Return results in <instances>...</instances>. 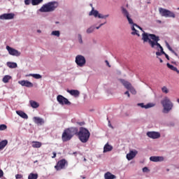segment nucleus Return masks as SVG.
Masks as SVG:
<instances>
[{"instance_id":"obj_7","label":"nucleus","mask_w":179,"mask_h":179,"mask_svg":"<svg viewBox=\"0 0 179 179\" xmlns=\"http://www.w3.org/2000/svg\"><path fill=\"white\" fill-rule=\"evenodd\" d=\"M135 27H137L138 29H139L140 30H141V31H143V33L142 34V40H143V34H145V31H143V29H142V27H139V25L136 24H133L132 27H131V30L133 31L131 32L132 36H138V37H140L141 35L139 34V31L136 30V29H135Z\"/></svg>"},{"instance_id":"obj_53","label":"nucleus","mask_w":179,"mask_h":179,"mask_svg":"<svg viewBox=\"0 0 179 179\" xmlns=\"http://www.w3.org/2000/svg\"><path fill=\"white\" fill-rule=\"evenodd\" d=\"M81 178H82L83 179L86 178V177H85V176H81Z\"/></svg>"},{"instance_id":"obj_15","label":"nucleus","mask_w":179,"mask_h":179,"mask_svg":"<svg viewBox=\"0 0 179 179\" xmlns=\"http://www.w3.org/2000/svg\"><path fill=\"white\" fill-rule=\"evenodd\" d=\"M147 136L151 138V139H159L160 138V133L156 131L147 132Z\"/></svg>"},{"instance_id":"obj_41","label":"nucleus","mask_w":179,"mask_h":179,"mask_svg":"<svg viewBox=\"0 0 179 179\" xmlns=\"http://www.w3.org/2000/svg\"><path fill=\"white\" fill-rule=\"evenodd\" d=\"M166 47H167L168 50H169V51H171L172 52H174V50H173V48H171V46H170L169 43L166 42Z\"/></svg>"},{"instance_id":"obj_1","label":"nucleus","mask_w":179,"mask_h":179,"mask_svg":"<svg viewBox=\"0 0 179 179\" xmlns=\"http://www.w3.org/2000/svg\"><path fill=\"white\" fill-rule=\"evenodd\" d=\"M143 43H148L151 48L157 50V52H156V55H157V57L165 55L166 59L170 61V57H169V55L164 52L162 45L159 43V41H160V38L159 36L153 34L144 33L143 34Z\"/></svg>"},{"instance_id":"obj_38","label":"nucleus","mask_w":179,"mask_h":179,"mask_svg":"<svg viewBox=\"0 0 179 179\" xmlns=\"http://www.w3.org/2000/svg\"><path fill=\"white\" fill-rule=\"evenodd\" d=\"M8 127L6 124H0V131H5Z\"/></svg>"},{"instance_id":"obj_24","label":"nucleus","mask_w":179,"mask_h":179,"mask_svg":"<svg viewBox=\"0 0 179 179\" xmlns=\"http://www.w3.org/2000/svg\"><path fill=\"white\" fill-rule=\"evenodd\" d=\"M104 178L105 179H115V178H117V176H115V175H113L110 172H107L104 174Z\"/></svg>"},{"instance_id":"obj_55","label":"nucleus","mask_w":179,"mask_h":179,"mask_svg":"<svg viewBox=\"0 0 179 179\" xmlns=\"http://www.w3.org/2000/svg\"><path fill=\"white\" fill-rule=\"evenodd\" d=\"M177 102L179 103V99H177Z\"/></svg>"},{"instance_id":"obj_39","label":"nucleus","mask_w":179,"mask_h":179,"mask_svg":"<svg viewBox=\"0 0 179 179\" xmlns=\"http://www.w3.org/2000/svg\"><path fill=\"white\" fill-rule=\"evenodd\" d=\"M78 41H79L80 44H83V40L82 39V35L78 34Z\"/></svg>"},{"instance_id":"obj_54","label":"nucleus","mask_w":179,"mask_h":179,"mask_svg":"<svg viewBox=\"0 0 179 179\" xmlns=\"http://www.w3.org/2000/svg\"><path fill=\"white\" fill-rule=\"evenodd\" d=\"M38 33H41V31H40V30H38Z\"/></svg>"},{"instance_id":"obj_44","label":"nucleus","mask_w":179,"mask_h":179,"mask_svg":"<svg viewBox=\"0 0 179 179\" xmlns=\"http://www.w3.org/2000/svg\"><path fill=\"white\" fill-rule=\"evenodd\" d=\"M3 177V171L0 169V178H2Z\"/></svg>"},{"instance_id":"obj_19","label":"nucleus","mask_w":179,"mask_h":179,"mask_svg":"<svg viewBox=\"0 0 179 179\" xmlns=\"http://www.w3.org/2000/svg\"><path fill=\"white\" fill-rule=\"evenodd\" d=\"M150 162H164V157H156V156H152L150 157Z\"/></svg>"},{"instance_id":"obj_14","label":"nucleus","mask_w":179,"mask_h":179,"mask_svg":"<svg viewBox=\"0 0 179 179\" xmlns=\"http://www.w3.org/2000/svg\"><path fill=\"white\" fill-rule=\"evenodd\" d=\"M15 17V14L13 13H4L0 15V20H10Z\"/></svg>"},{"instance_id":"obj_37","label":"nucleus","mask_w":179,"mask_h":179,"mask_svg":"<svg viewBox=\"0 0 179 179\" xmlns=\"http://www.w3.org/2000/svg\"><path fill=\"white\" fill-rule=\"evenodd\" d=\"M162 91L163 93H165L166 94H167V93H169V89H167V87L164 86L162 88Z\"/></svg>"},{"instance_id":"obj_8","label":"nucleus","mask_w":179,"mask_h":179,"mask_svg":"<svg viewBox=\"0 0 179 179\" xmlns=\"http://www.w3.org/2000/svg\"><path fill=\"white\" fill-rule=\"evenodd\" d=\"M90 16H94V17H99V19H107L110 15H103L102 14L99 13V11L94 10V8H92V10L89 13Z\"/></svg>"},{"instance_id":"obj_16","label":"nucleus","mask_w":179,"mask_h":179,"mask_svg":"<svg viewBox=\"0 0 179 179\" xmlns=\"http://www.w3.org/2000/svg\"><path fill=\"white\" fill-rule=\"evenodd\" d=\"M18 83L19 85H21V86H24L25 87H33V83L29 80H20Z\"/></svg>"},{"instance_id":"obj_23","label":"nucleus","mask_w":179,"mask_h":179,"mask_svg":"<svg viewBox=\"0 0 179 179\" xmlns=\"http://www.w3.org/2000/svg\"><path fill=\"white\" fill-rule=\"evenodd\" d=\"M16 113L17 114V115H20V117H21L22 118H24L25 120H27L29 118L27 114L22 110H17Z\"/></svg>"},{"instance_id":"obj_35","label":"nucleus","mask_w":179,"mask_h":179,"mask_svg":"<svg viewBox=\"0 0 179 179\" xmlns=\"http://www.w3.org/2000/svg\"><path fill=\"white\" fill-rule=\"evenodd\" d=\"M52 36H56V37H59L60 33L59 31H52L51 33Z\"/></svg>"},{"instance_id":"obj_32","label":"nucleus","mask_w":179,"mask_h":179,"mask_svg":"<svg viewBox=\"0 0 179 179\" xmlns=\"http://www.w3.org/2000/svg\"><path fill=\"white\" fill-rule=\"evenodd\" d=\"M38 178V174L37 173H30L28 176V179H37Z\"/></svg>"},{"instance_id":"obj_51","label":"nucleus","mask_w":179,"mask_h":179,"mask_svg":"<svg viewBox=\"0 0 179 179\" xmlns=\"http://www.w3.org/2000/svg\"><path fill=\"white\" fill-rule=\"evenodd\" d=\"M173 54H174V55H176V57H178V54H177V52H176V51H174V52H173Z\"/></svg>"},{"instance_id":"obj_57","label":"nucleus","mask_w":179,"mask_h":179,"mask_svg":"<svg viewBox=\"0 0 179 179\" xmlns=\"http://www.w3.org/2000/svg\"><path fill=\"white\" fill-rule=\"evenodd\" d=\"M76 154V152H73V155Z\"/></svg>"},{"instance_id":"obj_30","label":"nucleus","mask_w":179,"mask_h":179,"mask_svg":"<svg viewBox=\"0 0 179 179\" xmlns=\"http://www.w3.org/2000/svg\"><path fill=\"white\" fill-rule=\"evenodd\" d=\"M8 145V140H3L0 142V150L3 149Z\"/></svg>"},{"instance_id":"obj_18","label":"nucleus","mask_w":179,"mask_h":179,"mask_svg":"<svg viewBox=\"0 0 179 179\" xmlns=\"http://www.w3.org/2000/svg\"><path fill=\"white\" fill-rule=\"evenodd\" d=\"M33 121L35 124H37V125H43L45 122L44 120L39 117H34Z\"/></svg>"},{"instance_id":"obj_42","label":"nucleus","mask_w":179,"mask_h":179,"mask_svg":"<svg viewBox=\"0 0 179 179\" xmlns=\"http://www.w3.org/2000/svg\"><path fill=\"white\" fill-rule=\"evenodd\" d=\"M149 171V169L148 167L143 168V173H148Z\"/></svg>"},{"instance_id":"obj_56","label":"nucleus","mask_w":179,"mask_h":179,"mask_svg":"<svg viewBox=\"0 0 179 179\" xmlns=\"http://www.w3.org/2000/svg\"><path fill=\"white\" fill-rule=\"evenodd\" d=\"M86 161H87L86 158H84V162H86Z\"/></svg>"},{"instance_id":"obj_4","label":"nucleus","mask_w":179,"mask_h":179,"mask_svg":"<svg viewBox=\"0 0 179 179\" xmlns=\"http://www.w3.org/2000/svg\"><path fill=\"white\" fill-rule=\"evenodd\" d=\"M161 104L163 107L162 113L164 114H169L171 110H173V108L174 107V103L171 102V100H170V98L165 96L162 101Z\"/></svg>"},{"instance_id":"obj_46","label":"nucleus","mask_w":179,"mask_h":179,"mask_svg":"<svg viewBox=\"0 0 179 179\" xmlns=\"http://www.w3.org/2000/svg\"><path fill=\"white\" fill-rule=\"evenodd\" d=\"M104 24H106V22H105L104 23L100 24V25H99V27H96V29L97 30H99V29L101 28V26H103Z\"/></svg>"},{"instance_id":"obj_25","label":"nucleus","mask_w":179,"mask_h":179,"mask_svg":"<svg viewBox=\"0 0 179 179\" xmlns=\"http://www.w3.org/2000/svg\"><path fill=\"white\" fill-rule=\"evenodd\" d=\"M113 150V146L108 145V143H106L105 145H104V148H103V152L106 153L107 152H111Z\"/></svg>"},{"instance_id":"obj_17","label":"nucleus","mask_w":179,"mask_h":179,"mask_svg":"<svg viewBox=\"0 0 179 179\" xmlns=\"http://www.w3.org/2000/svg\"><path fill=\"white\" fill-rule=\"evenodd\" d=\"M138 155V151L136 150H131L129 154L127 155V160H132L135 156Z\"/></svg>"},{"instance_id":"obj_29","label":"nucleus","mask_w":179,"mask_h":179,"mask_svg":"<svg viewBox=\"0 0 179 179\" xmlns=\"http://www.w3.org/2000/svg\"><path fill=\"white\" fill-rule=\"evenodd\" d=\"M7 66H8V68H11V69L17 68V64H16L15 62H7Z\"/></svg>"},{"instance_id":"obj_2","label":"nucleus","mask_w":179,"mask_h":179,"mask_svg":"<svg viewBox=\"0 0 179 179\" xmlns=\"http://www.w3.org/2000/svg\"><path fill=\"white\" fill-rule=\"evenodd\" d=\"M78 134V127H69L65 129L62 135V142H69Z\"/></svg>"},{"instance_id":"obj_26","label":"nucleus","mask_w":179,"mask_h":179,"mask_svg":"<svg viewBox=\"0 0 179 179\" xmlns=\"http://www.w3.org/2000/svg\"><path fill=\"white\" fill-rule=\"evenodd\" d=\"M166 66L169 68L171 71H174V72H177V73H179V70L177 69V67L170 64V63L166 64Z\"/></svg>"},{"instance_id":"obj_5","label":"nucleus","mask_w":179,"mask_h":179,"mask_svg":"<svg viewBox=\"0 0 179 179\" xmlns=\"http://www.w3.org/2000/svg\"><path fill=\"white\" fill-rule=\"evenodd\" d=\"M58 8V3L57 1H51L43 5L40 8V12H54L55 9Z\"/></svg>"},{"instance_id":"obj_43","label":"nucleus","mask_w":179,"mask_h":179,"mask_svg":"<svg viewBox=\"0 0 179 179\" xmlns=\"http://www.w3.org/2000/svg\"><path fill=\"white\" fill-rule=\"evenodd\" d=\"M31 0H24L25 5H30Z\"/></svg>"},{"instance_id":"obj_47","label":"nucleus","mask_w":179,"mask_h":179,"mask_svg":"<svg viewBox=\"0 0 179 179\" xmlns=\"http://www.w3.org/2000/svg\"><path fill=\"white\" fill-rule=\"evenodd\" d=\"M77 124L80 125V127H83V125H85V122H77Z\"/></svg>"},{"instance_id":"obj_6","label":"nucleus","mask_w":179,"mask_h":179,"mask_svg":"<svg viewBox=\"0 0 179 179\" xmlns=\"http://www.w3.org/2000/svg\"><path fill=\"white\" fill-rule=\"evenodd\" d=\"M159 10L162 16H164L165 17H173V18L176 17V14H174V13L169 10L159 8Z\"/></svg>"},{"instance_id":"obj_50","label":"nucleus","mask_w":179,"mask_h":179,"mask_svg":"<svg viewBox=\"0 0 179 179\" xmlns=\"http://www.w3.org/2000/svg\"><path fill=\"white\" fill-rule=\"evenodd\" d=\"M105 62H106V65H108V66L109 68H111V66L110 65V63L108 62V61L106 60Z\"/></svg>"},{"instance_id":"obj_21","label":"nucleus","mask_w":179,"mask_h":179,"mask_svg":"<svg viewBox=\"0 0 179 179\" xmlns=\"http://www.w3.org/2000/svg\"><path fill=\"white\" fill-rule=\"evenodd\" d=\"M138 106L139 107H141V108H151V107H155L154 103H148L147 105H145L144 103H138Z\"/></svg>"},{"instance_id":"obj_11","label":"nucleus","mask_w":179,"mask_h":179,"mask_svg":"<svg viewBox=\"0 0 179 179\" xmlns=\"http://www.w3.org/2000/svg\"><path fill=\"white\" fill-rule=\"evenodd\" d=\"M66 164H68V162H66L65 159L59 160L57 165L55 166V169L57 170V171H59V170L65 169Z\"/></svg>"},{"instance_id":"obj_27","label":"nucleus","mask_w":179,"mask_h":179,"mask_svg":"<svg viewBox=\"0 0 179 179\" xmlns=\"http://www.w3.org/2000/svg\"><path fill=\"white\" fill-rule=\"evenodd\" d=\"M29 103L32 108H38V107H40V104L37 103L36 101H30Z\"/></svg>"},{"instance_id":"obj_33","label":"nucleus","mask_w":179,"mask_h":179,"mask_svg":"<svg viewBox=\"0 0 179 179\" xmlns=\"http://www.w3.org/2000/svg\"><path fill=\"white\" fill-rule=\"evenodd\" d=\"M43 2V0H31V3L34 6L36 5H39V3H41Z\"/></svg>"},{"instance_id":"obj_48","label":"nucleus","mask_w":179,"mask_h":179,"mask_svg":"<svg viewBox=\"0 0 179 179\" xmlns=\"http://www.w3.org/2000/svg\"><path fill=\"white\" fill-rule=\"evenodd\" d=\"M52 155H53V156H52V159H55L57 157V152H53Z\"/></svg>"},{"instance_id":"obj_12","label":"nucleus","mask_w":179,"mask_h":179,"mask_svg":"<svg viewBox=\"0 0 179 179\" xmlns=\"http://www.w3.org/2000/svg\"><path fill=\"white\" fill-rule=\"evenodd\" d=\"M6 50L8 51L10 55H13V57H20V52L17 50L11 48L9 45L6 46Z\"/></svg>"},{"instance_id":"obj_3","label":"nucleus","mask_w":179,"mask_h":179,"mask_svg":"<svg viewBox=\"0 0 179 179\" xmlns=\"http://www.w3.org/2000/svg\"><path fill=\"white\" fill-rule=\"evenodd\" d=\"M76 135L78 136V139L82 143H86L89 141V138H90V131L85 127H80V129H78Z\"/></svg>"},{"instance_id":"obj_9","label":"nucleus","mask_w":179,"mask_h":179,"mask_svg":"<svg viewBox=\"0 0 179 179\" xmlns=\"http://www.w3.org/2000/svg\"><path fill=\"white\" fill-rule=\"evenodd\" d=\"M76 64L80 67L85 66L86 65V59L83 56L78 55L76 57Z\"/></svg>"},{"instance_id":"obj_22","label":"nucleus","mask_w":179,"mask_h":179,"mask_svg":"<svg viewBox=\"0 0 179 179\" xmlns=\"http://www.w3.org/2000/svg\"><path fill=\"white\" fill-rule=\"evenodd\" d=\"M123 86H124V87L126 89H127V90H129V89H131V87H132V85L131 84V83L125 80H121Z\"/></svg>"},{"instance_id":"obj_31","label":"nucleus","mask_w":179,"mask_h":179,"mask_svg":"<svg viewBox=\"0 0 179 179\" xmlns=\"http://www.w3.org/2000/svg\"><path fill=\"white\" fill-rule=\"evenodd\" d=\"M10 79H12V76H5L3 78L2 80H3V83H8Z\"/></svg>"},{"instance_id":"obj_34","label":"nucleus","mask_w":179,"mask_h":179,"mask_svg":"<svg viewBox=\"0 0 179 179\" xmlns=\"http://www.w3.org/2000/svg\"><path fill=\"white\" fill-rule=\"evenodd\" d=\"M29 76H32L35 79H41V75L40 74H29Z\"/></svg>"},{"instance_id":"obj_52","label":"nucleus","mask_w":179,"mask_h":179,"mask_svg":"<svg viewBox=\"0 0 179 179\" xmlns=\"http://www.w3.org/2000/svg\"><path fill=\"white\" fill-rule=\"evenodd\" d=\"M159 62L163 63V59H159Z\"/></svg>"},{"instance_id":"obj_45","label":"nucleus","mask_w":179,"mask_h":179,"mask_svg":"<svg viewBox=\"0 0 179 179\" xmlns=\"http://www.w3.org/2000/svg\"><path fill=\"white\" fill-rule=\"evenodd\" d=\"M22 176L21 174H17L15 176V178H17V179H20V178H22Z\"/></svg>"},{"instance_id":"obj_40","label":"nucleus","mask_w":179,"mask_h":179,"mask_svg":"<svg viewBox=\"0 0 179 179\" xmlns=\"http://www.w3.org/2000/svg\"><path fill=\"white\" fill-rule=\"evenodd\" d=\"M129 90H130L132 94H136V90H135V88H134V87H131V89H129Z\"/></svg>"},{"instance_id":"obj_13","label":"nucleus","mask_w":179,"mask_h":179,"mask_svg":"<svg viewBox=\"0 0 179 179\" xmlns=\"http://www.w3.org/2000/svg\"><path fill=\"white\" fill-rule=\"evenodd\" d=\"M122 15H124V16H126L129 24H132V25L135 24V23H134V21L129 17V13L124 7L122 8Z\"/></svg>"},{"instance_id":"obj_20","label":"nucleus","mask_w":179,"mask_h":179,"mask_svg":"<svg viewBox=\"0 0 179 179\" xmlns=\"http://www.w3.org/2000/svg\"><path fill=\"white\" fill-rule=\"evenodd\" d=\"M67 92L69 93L71 96H74V97H78L80 94V92L77 90H68Z\"/></svg>"},{"instance_id":"obj_49","label":"nucleus","mask_w":179,"mask_h":179,"mask_svg":"<svg viewBox=\"0 0 179 179\" xmlns=\"http://www.w3.org/2000/svg\"><path fill=\"white\" fill-rule=\"evenodd\" d=\"M124 94H127V97H130L131 96V95L129 94V91L125 92Z\"/></svg>"},{"instance_id":"obj_10","label":"nucleus","mask_w":179,"mask_h":179,"mask_svg":"<svg viewBox=\"0 0 179 179\" xmlns=\"http://www.w3.org/2000/svg\"><path fill=\"white\" fill-rule=\"evenodd\" d=\"M57 100L59 104H62V106H64V104H66V106H71V101L62 95H58L57 96Z\"/></svg>"},{"instance_id":"obj_36","label":"nucleus","mask_w":179,"mask_h":179,"mask_svg":"<svg viewBox=\"0 0 179 179\" xmlns=\"http://www.w3.org/2000/svg\"><path fill=\"white\" fill-rule=\"evenodd\" d=\"M93 31H94V27H90V28H88L87 29V33L88 34H90V33H93Z\"/></svg>"},{"instance_id":"obj_28","label":"nucleus","mask_w":179,"mask_h":179,"mask_svg":"<svg viewBox=\"0 0 179 179\" xmlns=\"http://www.w3.org/2000/svg\"><path fill=\"white\" fill-rule=\"evenodd\" d=\"M42 145L40 141H32V148H38L42 146Z\"/></svg>"}]
</instances>
